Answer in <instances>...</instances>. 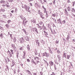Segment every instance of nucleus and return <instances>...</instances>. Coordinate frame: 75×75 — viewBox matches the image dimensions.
I'll return each instance as SVG.
<instances>
[{
  "mask_svg": "<svg viewBox=\"0 0 75 75\" xmlns=\"http://www.w3.org/2000/svg\"><path fill=\"white\" fill-rule=\"evenodd\" d=\"M15 65H16V64H15V63H14V60H12V64H11V67H14V66Z\"/></svg>",
  "mask_w": 75,
  "mask_h": 75,
  "instance_id": "obj_1",
  "label": "nucleus"
},
{
  "mask_svg": "<svg viewBox=\"0 0 75 75\" xmlns=\"http://www.w3.org/2000/svg\"><path fill=\"white\" fill-rule=\"evenodd\" d=\"M25 39L26 41H29V40H30V39H29V38L28 37V36H26L25 37Z\"/></svg>",
  "mask_w": 75,
  "mask_h": 75,
  "instance_id": "obj_2",
  "label": "nucleus"
},
{
  "mask_svg": "<svg viewBox=\"0 0 75 75\" xmlns=\"http://www.w3.org/2000/svg\"><path fill=\"white\" fill-rule=\"evenodd\" d=\"M57 22L59 24H62V21H61L60 18H59V19L57 20Z\"/></svg>",
  "mask_w": 75,
  "mask_h": 75,
  "instance_id": "obj_3",
  "label": "nucleus"
},
{
  "mask_svg": "<svg viewBox=\"0 0 75 75\" xmlns=\"http://www.w3.org/2000/svg\"><path fill=\"white\" fill-rule=\"evenodd\" d=\"M49 64H50V65L51 67L52 66V65H54V63H53V62H52V61H50V62Z\"/></svg>",
  "mask_w": 75,
  "mask_h": 75,
  "instance_id": "obj_4",
  "label": "nucleus"
},
{
  "mask_svg": "<svg viewBox=\"0 0 75 75\" xmlns=\"http://www.w3.org/2000/svg\"><path fill=\"white\" fill-rule=\"evenodd\" d=\"M64 11H65V14L67 15V16H68L69 15V14H68V13L67 11V9H65Z\"/></svg>",
  "mask_w": 75,
  "mask_h": 75,
  "instance_id": "obj_5",
  "label": "nucleus"
},
{
  "mask_svg": "<svg viewBox=\"0 0 75 75\" xmlns=\"http://www.w3.org/2000/svg\"><path fill=\"white\" fill-rule=\"evenodd\" d=\"M44 35L45 37H47V38H49V37H48V33H47L46 34H44Z\"/></svg>",
  "mask_w": 75,
  "mask_h": 75,
  "instance_id": "obj_6",
  "label": "nucleus"
},
{
  "mask_svg": "<svg viewBox=\"0 0 75 75\" xmlns=\"http://www.w3.org/2000/svg\"><path fill=\"white\" fill-rule=\"evenodd\" d=\"M28 6H27V5H25L24 6H23V5H22V8H25V9H26V8H27Z\"/></svg>",
  "mask_w": 75,
  "mask_h": 75,
  "instance_id": "obj_7",
  "label": "nucleus"
},
{
  "mask_svg": "<svg viewBox=\"0 0 75 75\" xmlns=\"http://www.w3.org/2000/svg\"><path fill=\"white\" fill-rule=\"evenodd\" d=\"M28 6H27V5H25L24 6H23V5H22V8H25V9H26V8H27Z\"/></svg>",
  "mask_w": 75,
  "mask_h": 75,
  "instance_id": "obj_8",
  "label": "nucleus"
},
{
  "mask_svg": "<svg viewBox=\"0 0 75 75\" xmlns=\"http://www.w3.org/2000/svg\"><path fill=\"white\" fill-rule=\"evenodd\" d=\"M39 41L38 40H37L36 41V44H38V46L40 47V43Z\"/></svg>",
  "mask_w": 75,
  "mask_h": 75,
  "instance_id": "obj_9",
  "label": "nucleus"
},
{
  "mask_svg": "<svg viewBox=\"0 0 75 75\" xmlns=\"http://www.w3.org/2000/svg\"><path fill=\"white\" fill-rule=\"evenodd\" d=\"M30 8V7L29 6H27V8H26V10H28V11H29V12H30V13H31V11L30 10H29V9Z\"/></svg>",
  "mask_w": 75,
  "mask_h": 75,
  "instance_id": "obj_10",
  "label": "nucleus"
},
{
  "mask_svg": "<svg viewBox=\"0 0 75 75\" xmlns=\"http://www.w3.org/2000/svg\"><path fill=\"white\" fill-rule=\"evenodd\" d=\"M69 34L68 35L67 38H66L67 40V41H69Z\"/></svg>",
  "mask_w": 75,
  "mask_h": 75,
  "instance_id": "obj_11",
  "label": "nucleus"
},
{
  "mask_svg": "<svg viewBox=\"0 0 75 75\" xmlns=\"http://www.w3.org/2000/svg\"><path fill=\"white\" fill-rule=\"evenodd\" d=\"M71 11H72V12H73V13H75V9H74V8H71Z\"/></svg>",
  "mask_w": 75,
  "mask_h": 75,
  "instance_id": "obj_12",
  "label": "nucleus"
},
{
  "mask_svg": "<svg viewBox=\"0 0 75 75\" xmlns=\"http://www.w3.org/2000/svg\"><path fill=\"white\" fill-rule=\"evenodd\" d=\"M31 62L32 63H33V64H35V65H36V63L34 61V59H32L31 60Z\"/></svg>",
  "mask_w": 75,
  "mask_h": 75,
  "instance_id": "obj_13",
  "label": "nucleus"
},
{
  "mask_svg": "<svg viewBox=\"0 0 75 75\" xmlns=\"http://www.w3.org/2000/svg\"><path fill=\"white\" fill-rule=\"evenodd\" d=\"M27 48L28 51H30V45H28Z\"/></svg>",
  "mask_w": 75,
  "mask_h": 75,
  "instance_id": "obj_14",
  "label": "nucleus"
},
{
  "mask_svg": "<svg viewBox=\"0 0 75 75\" xmlns=\"http://www.w3.org/2000/svg\"><path fill=\"white\" fill-rule=\"evenodd\" d=\"M67 9L68 11H71V8L69 7L68 6V7L67 8Z\"/></svg>",
  "mask_w": 75,
  "mask_h": 75,
  "instance_id": "obj_15",
  "label": "nucleus"
},
{
  "mask_svg": "<svg viewBox=\"0 0 75 75\" xmlns=\"http://www.w3.org/2000/svg\"><path fill=\"white\" fill-rule=\"evenodd\" d=\"M67 59H69V58L70 57V55H67Z\"/></svg>",
  "mask_w": 75,
  "mask_h": 75,
  "instance_id": "obj_16",
  "label": "nucleus"
},
{
  "mask_svg": "<svg viewBox=\"0 0 75 75\" xmlns=\"http://www.w3.org/2000/svg\"><path fill=\"white\" fill-rule=\"evenodd\" d=\"M35 31L37 33H38V30H37V28H34Z\"/></svg>",
  "mask_w": 75,
  "mask_h": 75,
  "instance_id": "obj_17",
  "label": "nucleus"
},
{
  "mask_svg": "<svg viewBox=\"0 0 75 75\" xmlns=\"http://www.w3.org/2000/svg\"><path fill=\"white\" fill-rule=\"evenodd\" d=\"M45 53L46 54V57H49V54L48 53H47L46 52H45Z\"/></svg>",
  "mask_w": 75,
  "mask_h": 75,
  "instance_id": "obj_18",
  "label": "nucleus"
},
{
  "mask_svg": "<svg viewBox=\"0 0 75 75\" xmlns=\"http://www.w3.org/2000/svg\"><path fill=\"white\" fill-rule=\"evenodd\" d=\"M19 41H20V43H21V44H22V43L23 42V41L21 39V38L20 39H19Z\"/></svg>",
  "mask_w": 75,
  "mask_h": 75,
  "instance_id": "obj_19",
  "label": "nucleus"
},
{
  "mask_svg": "<svg viewBox=\"0 0 75 75\" xmlns=\"http://www.w3.org/2000/svg\"><path fill=\"white\" fill-rule=\"evenodd\" d=\"M0 37L1 38H3V33H1V34L0 35Z\"/></svg>",
  "mask_w": 75,
  "mask_h": 75,
  "instance_id": "obj_20",
  "label": "nucleus"
},
{
  "mask_svg": "<svg viewBox=\"0 0 75 75\" xmlns=\"http://www.w3.org/2000/svg\"><path fill=\"white\" fill-rule=\"evenodd\" d=\"M55 62L56 64L58 65V63L59 62V61L58 60L57 61V60L56 61H55Z\"/></svg>",
  "mask_w": 75,
  "mask_h": 75,
  "instance_id": "obj_21",
  "label": "nucleus"
},
{
  "mask_svg": "<svg viewBox=\"0 0 75 75\" xmlns=\"http://www.w3.org/2000/svg\"><path fill=\"white\" fill-rule=\"evenodd\" d=\"M5 70L6 71H7L8 70V66H7L6 68L5 69Z\"/></svg>",
  "mask_w": 75,
  "mask_h": 75,
  "instance_id": "obj_22",
  "label": "nucleus"
},
{
  "mask_svg": "<svg viewBox=\"0 0 75 75\" xmlns=\"http://www.w3.org/2000/svg\"><path fill=\"white\" fill-rule=\"evenodd\" d=\"M1 3H3V4H4L5 3V1H1Z\"/></svg>",
  "mask_w": 75,
  "mask_h": 75,
  "instance_id": "obj_23",
  "label": "nucleus"
},
{
  "mask_svg": "<svg viewBox=\"0 0 75 75\" xmlns=\"http://www.w3.org/2000/svg\"><path fill=\"white\" fill-rule=\"evenodd\" d=\"M49 50H50V52L51 54H53V52L51 50V49L50 48Z\"/></svg>",
  "mask_w": 75,
  "mask_h": 75,
  "instance_id": "obj_24",
  "label": "nucleus"
},
{
  "mask_svg": "<svg viewBox=\"0 0 75 75\" xmlns=\"http://www.w3.org/2000/svg\"><path fill=\"white\" fill-rule=\"evenodd\" d=\"M1 11H2L3 12H4V9H3V8H1L0 10Z\"/></svg>",
  "mask_w": 75,
  "mask_h": 75,
  "instance_id": "obj_25",
  "label": "nucleus"
},
{
  "mask_svg": "<svg viewBox=\"0 0 75 75\" xmlns=\"http://www.w3.org/2000/svg\"><path fill=\"white\" fill-rule=\"evenodd\" d=\"M35 55H37L38 54V53H37V50H35Z\"/></svg>",
  "mask_w": 75,
  "mask_h": 75,
  "instance_id": "obj_26",
  "label": "nucleus"
},
{
  "mask_svg": "<svg viewBox=\"0 0 75 75\" xmlns=\"http://www.w3.org/2000/svg\"><path fill=\"white\" fill-rule=\"evenodd\" d=\"M42 55L43 57L44 56H46V53H45H45H43Z\"/></svg>",
  "mask_w": 75,
  "mask_h": 75,
  "instance_id": "obj_27",
  "label": "nucleus"
},
{
  "mask_svg": "<svg viewBox=\"0 0 75 75\" xmlns=\"http://www.w3.org/2000/svg\"><path fill=\"white\" fill-rule=\"evenodd\" d=\"M21 39L22 41H23V42H24V39H23V38L22 37V38H21Z\"/></svg>",
  "mask_w": 75,
  "mask_h": 75,
  "instance_id": "obj_28",
  "label": "nucleus"
},
{
  "mask_svg": "<svg viewBox=\"0 0 75 75\" xmlns=\"http://www.w3.org/2000/svg\"><path fill=\"white\" fill-rule=\"evenodd\" d=\"M39 24H40V25H42V24H43V22L42 21H40L39 23Z\"/></svg>",
  "mask_w": 75,
  "mask_h": 75,
  "instance_id": "obj_29",
  "label": "nucleus"
},
{
  "mask_svg": "<svg viewBox=\"0 0 75 75\" xmlns=\"http://www.w3.org/2000/svg\"><path fill=\"white\" fill-rule=\"evenodd\" d=\"M23 48L22 47H21L19 48V50L21 51H23Z\"/></svg>",
  "mask_w": 75,
  "mask_h": 75,
  "instance_id": "obj_30",
  "label": "nucleus"
},
{
  "mask_svg": "<svg viewBox=\"0 0 75 75\" xmlns=\"http://www.w3.org/2000/svg\"><path fill=\"white\" fill-rule=\"evenodd\" d=\"M40 42H41V43H42V44H44V42L43 40H41L40 41Z\"/></svg>",
  "mask_w": 75,
  "mask_h": 75,
  "instance_id": "obj_31",
  "label": "nucleus"
},
{
  "mask_svg": "<svg viewBox=\"0 0 75 75\" xmlns=\"http://www.w3.org/2000/svg\"><path fill=\"white\" fill-rule=\"evenodd\" d=\"M46 18H48V15L47 14V12H46Z\"/></svg>",
  "mask_w": 75,
  "mask_h": 75,
  "instance_id": "obj_32",
  "label": "nucleus"
},
{
  "mask_svg": "<svg viewBox=\"0 0 75 75\" xmlns=\"http://www.w3.org/2000/svg\"><path fill=\"white\" fill-rule=\"evenodd\" d=\"M56 16V14H52V16H53L54 17H55Z\"/></svg>",
  "mask_w": 75,
  "mask_h": 75,
  "instance_id": "obj_33",
  "label": "nucleus"
},
{
  "mask_svg": "<svg viewBox=\"0 0 75 75\" xmlns=\"http://www.w3.org/2000/svg\"><path fill=\"white\" fill-rule=\"evenodd\" d=\"M63 55H64V58H66V57L67 56L66 55H65V53H64Z\"/></svg>",
  "mask_w": 75,
  "mask_h": 75,
  "instance_id": "obj_34",
  "label": "nucleus"
},
{
  "mask_svg": "<svg viewBox=\"0 0 75 75\" xmlns=\"http://www.w3.org/2000/svg\"><path fill=\"white\" fill-rule=\"evenodd\" d=\"M59 59V61H60V60H61V57H60V56H59V57L58 58Z\"/></svg>",
  "mask_w": 75,
  "mask_h": 75,
  "instance_id": "obj_35",
  "label": "nucleus"
},
{
  "mask_svg": "<svg viewBox=\"0 0 75 75\" xmlns=\"http://www.w3.org/2000/svg\"><path fill=\"white\" fill-rule=\"evenodd\" d=\"M48 27L49 28H50H50H51V26H50V25H49V24H48Z\"/></svg>",
  "mask_w": 75,
  "mask_h": 75,
  "instance_id": "obj_36",
  "label": "nucleus"
},
{
  "mask_svg": "<svg viewBox=\"0 0 75 75\" xmlns=\"http://www.w3.org/2000/svg\"><path fill=\"white\" fill-rule=\"evenodd\" d=\"M42 15H40V17H41V18H42V19H44V17H42Z\"/></svg>",
  "mask_w": 75,
  "mask_h": 75,
  "instance_id": "obj_37",
  "label": "nucleus"
},
{
  "mask_svg": "<svg viewBox=\"0 0 75 75\" xmlns=\"http://www.w3.org/2000/svg\"><path fill=\"white\" fill-rule=\"evenodd\" d=\"M42 7L43 8H44V9L45 11H46V8H45V7H44V6H42Z\"/></svg>",
  "mask_w": 75,
  "mask_h": 75,
  "instance_id": "obj_38",
  "label": "nucleus"
},
{
  "mask_svg": "<svg viewBox=\"0 0 75 75\" xmlns=\"http://www.w3.org/2000/svg\"><path fill=\"white\" fill-rule=\"evenodd\" d=\"M23 59H25V54H24L23 57Z\"/></svg>",
  "mask_w": 75,
  "mask_h": 75,
  "instance_id": "obj_39",
  "label": "nucleus"
},
{
  "mask_svg": "<svg viewBox=\"0 0 75 75\" xmlns=\"http://www.w3.org/2000/svg\"><path fill=\"white\" fill-rule=\"evenodd\" d=\"M72 42H73V44H74V43L75 42V39H73Z\"/></svg>",
  "mask_w": 75,
  "mask_h": 75,
  "instance_id": "obj_40",
  "label": "nucleus"
},
{
  "mask_svg": "<svg viewBox=\"0 0 75 75\" xmlns=\"http://www.w3.org/2000/svg\"><path fill=\"white\" fill-rule=\"evenodd\" d=\"M42 27L43 29H44V30H45V27L43 25V26H42Z\"/></svg>",
  "mask_w": 75,
  "mask_h": 75,
  "instance_id": "obj_41",
  "label": "nucleus"
},
{
  "mask_svg": "<svg viewBox=\"0 0 75 75\" xmlns=\"http://www.w3.org/2000/svg\"><path fill=\"white\" fill-rule=\"evenodd\" d=\"M9 54L10 57H12V54H11V52L9 53Z\"/></svg>",
  "mask_w": 75,
  "mask_h": 75,
  "instance_id": "obj_42",
  "label": "nucleus"
},
{
  "mask_svg": "<svg viewBox=\"0 0 75 75\" xmlns=\"http://www.w3.org/2000/svg\"><path fill=\"white\" fill-rule=\"evenodd\" d=\"M75 4V1L73 2V6H74V5Z\"/></svg>",
  "mask_w": 75,
  "mask_h": 75,
  "instance_id": "obj_43",
  "label": "nucleus"
},
{
  "mask_svg": "<svg viewBox=\"0 0 75 75\" xmlns=\"http://www.w3.org/2000/svg\"><path fill=\"white\" fill-rule=\"evenodd\" d=\"M50 30L51 31L52 34H53V31H52V29L51 28H50Z\"/></svg>",
  "mask_w": 75,
  "mask_h": 75,
  "instance_id": "obj_44",
  "label": "nucleus"
},
{
  "mask_svg": "<svg viewBox=\"0 0 75 75\" xmlns=\"http://www.w3.org/2000/svg\"><path fill=\"white\" fill-rule=\"evenodd\" d=\"M14 45H14V44H12L11 45V46L12 47H13V48H14V47H15V46H14Z\"/></svg>",
  "mask_w": 75,
  "mask_h": 75,
  "instance_id": "obj_45",
  "label": "nucleus"
},
{
  "mask_svg": "<svg viewBox=\"0 0 75 75\" xmlns=\"http://www.w3.org/2000/svg\"><path fill=\"white\" fill-rule=\"evenodd\" d=\"M24 32V33H25L26 32V31H25V29H24L22 30Z\"/></svg>",
  "mask_w": 75,
  "mask_h": 75,
  "instance_id": "obj_46",
  "label": "nucleus"
},
{
  "mask_svg": "<svg viewBox=\"0 0 75 75\" xmlns=\"http://www.w3.org/2000/svg\"><path fill=\"white\" fill-rule=\"evenodd\" d=\"M11 22V20H8V23H10Z\"/></svg>",
  "mask_w": 75,
  "mask_h": 75,
  "instance_id": "obj_47",
  "label": "nucleus"
},
{
  "mask_svg": "<svg viewBox=\"0 0 75 75\" xmlns=\"http://www.w3.org/2000/svg\"><path fill=\"white\" fill-rule=\"evenodd\" d=\"M5 26L8 28V25L6 24L5 25Z\"/></svg>",
  "mask_w": 75,
  "mask_h": 75,
  "instance_id": "obj_48",
  "label": "nucleus"
},
{
  "mask_svg": "<svg viewBox=\"0 0 75 75\" xmlns=\"http://www.w3.org/2000/svg\"><path fill=\"white\" fill-rule=\"evenodd\" d=\"M27 61H28V62H30V60L29 59H27Z\"/></svg>",
  "mask_w": 75,
  "mask_h": 75,
  "instance_id": "obj_49",
  "label": "nucleus"
},
{
  "mask_svg": "<svg viewBox=\"0 0 75 75\" xmlns=\"http://www.w3.org/2000/svg\"><path fill=\"white\" fill-rule=\"evenodd\" d=\"M62 23L64 24H65V20L63 21H62Z\"/></svg>",
  "mask_w": 75,
  "mask_h": 75,
  "instance_id": "obj_50",
  "label": "nucleus"
},
{
  "mask_svg": "<svg viewBox=\"0 0 75 75\" xmlns=\"http://www.w3.org/2000/svg\"><path fill=\"white\" fill-rule=\"evenodd\" d=\"M22 16H23V15H20V17L21 18V19H23V18L22 17Z\"/></svg>",
  "mask_w": 75,
  "mask_h": 75,
  "instance_id": "obj_51",
  "label": "nucleus"
},
{
  "mask_svg": "<svg viewBox=\"0 0 75 75\" xmlns=\"http://www.w3.org/2000/svg\"><path fill=\"white\" fill-rule=\"evenodd\" d=\"M11 52L12 54H13V50H11Z\"/></svg>",
  "mask_w": 75,
  "mask_h": 75,
  "instance_id": "obj_52",
  "label": "nucleus"
},
{
  "mask_svg": "<svg viewBox=\"0 0 75 75\" xmlns=\"http://www.w3.org/2000/svg\"><path fill=\"white\" fill-rule=\"evenodd\" d=\"M38 27V28H40V29H41V30L42 29V27L40 26H39Z\"/></svg>",
  "mask_w": 75,
  "mask_h": 75,
  "instance_id": "obj_53",
  "label": "nucleus"
},
{
  "mask_svg": "<svg viewBox=\"0 0 75 75\" xmlns=\"http://www.w3.org/2000/svg\"><path fill=\"white\" fill-rule=\"evenodd\" d=\"M32 23H35V20H33L32 21Z\"/></svg>",
  "mask_w": 75,
  "mask_h": 75,
  "instance_id": "obj_54",
  "label": "nucleus"
},
{
  "mask_svg": "<svg viewBox=\"0 0 75 75\" xmlns=\"http://www.w3.org/2000/svg\"><path fill=\"white\" fill-rule=\"evenodd\" d=\"M6 6L7 7H8V8L10 7V6H9V5H8L6 4Z\"/></svg>",
  "mask_w": 75,
  "mask_h": 75,
  "instance_id": "obj_55",
  "label": "nucleus"
},
{
  "mask_svg": "<svg viewBox=\"0 0 75 75\" xmlns=\"http://www.w3.org/2000/svg\"><path fill=\"white\" fill-rule=\"evenodd\" d=\"M10 35L11 38H13V37H12V34H10Z\"/></svg>",
  "mask_w": 75,
  "mask_h": 75,
  "instance_id": "obj_56",
  "label": "nucleus"
},
{
  "mask_svg": "<svg viewBox=\"0 0 75 75\" xmlns=\"http://www.w3.org/2000/svg\"><path fill=\"white\" fill-rule=\"evenodd\" d=\"M27 22H28V21H25V24H27Z\"/></svg>",
  "mask_w": 75,
  "mask_h": 75,
  "instance_id": "obj_57",
  "label": "nucleus"
},
{
  "mask_svg": "<svg viewBox=\"0 0 75 75\" xmlns=\"http://www.w3.org/2000/svg\"><path fill=\"white\" fill-rule=\"evenodd\" d=\"M54 67L55 70H56V69H57V67H56V66H55V65H54Z\"/></svg>",
  "mask_w": 75,
  "mask_h": 75,
  "instance_id": "obj_58",
  "label": "nucleus"
},
{
  "mask_svg": "<svg viewBox=\"0 0 75 75\" xmlns=\"http://www.w3.org/2000/svg\"><path fill=\"white\" fill-rule=\"evenodd\" d=\"M37 57H34V59L35 60H36V59H37Z\"/></svg>",
  "mask_w": 75,
  "mask_h": 75,
  "instance_id": "obj_59",
  "label": "nucleus"
},
{
  "mask_svg": "<svg viewBox=\"0 0 75 75\" xmlns=\"http://www.w3.org/2000/svg\"><path fill=\"white\" fill-rule=\"evenodd\" d=\"M3 17H4L5 18H6V15H3Z\"/></svg>",
  "mask_w": 75,
  "mask_h": 75,
  "instance_id": "obj_60",
  "label": "nucleus"
},
{
  "mask_svg": "<svg viewBox=\"0 0 75 75\" xmlns=\"http://www.w3.org/2000/svg\"><path fill=\"white\" fill-rule=\"evenodd\" d=\"M52 74H51V75H55L54 73L52 72Z\"/></svg>",
  "mask_w": 75,
  "mask_h": 75,
  "instance_id": "obj_61",
  "label": "nucleus"
},
{
  "mask_svg": "<svg viewBox=\"0 0 75 75\" xmlns=\"http://www.w3.org/2000/svg\"><path fill=\"white\" fill-rule=\"evenodd\" d=\"M10 2L11 3H12V2H13V0H10Z\"/></svg>",
  "mask_w": 75,
  "mask_h": 75,
  "instance_id": "obj_62",
  "label": "nucleus"
},
{
  "mask_svg": "<svg viewBox=\"0 0 75 75\" xmlns=\"http://www.w3.org/2000/svg\"><path fill=\"white\" fill-rule=\"evenodd\" d=\"M43 32H44L45 34H46L47 33V32H46V31H45V30L43 31Z\"/></svg>",
  "mask_w": 75,
  "mask_h": 75,
  "instance_id": "obj_63",
  "label": "nucleus"
},
{
  "mask_svg": "<svg viewBox=\"0 0 75 75\" xmlns=\"http://www.w3.org/2000/svg\"><path fill=\"white\" fill-rule=\"evenodd\" d=\"M25 33L26 35H28V33L27 32H25Z\"/></svg>",
  "mask_w": 75,
  "mask_h": 75,
  "instance_id": "obj_64",
  "label": "nucleus"
}]
</instances>
